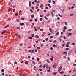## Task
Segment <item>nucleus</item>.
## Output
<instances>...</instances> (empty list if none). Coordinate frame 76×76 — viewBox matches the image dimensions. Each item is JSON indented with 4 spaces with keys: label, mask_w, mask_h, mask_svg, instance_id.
Returning <instances> with one entry per match:
<instances>
[{
    "label": "nucleus",
    "mask_w": 76,
    "mask_h": 76,
    "mask_svg": "<svg viewBox=\"0 0 76 76\" xmlns=\"http://www.w3.org/2000/svg\"><path fill=\"white\" fill-rule=\"evenodd\" d=\"M62 66H60L58 70V72H60V71H61V70H62Z\"/></svg>",
    "instance_id": "1"
},
{
    "label": "nucleus",
    "mask_w": 76,
    "mask_h": 76,
    "mask_svg": "<svg viewBox=\"0 0 76 76\" xmlns=\"http://www.w3.org/2000/svg\"><path fill=\"white\" fill-rule=\"evenodd\" d=\"M57 64L56 63H55L54 64V65H53V67H54V68H55V67H56L57 66Z\"/></svg>",
    "instance_id": "2"
},
{
    "label": "nucleus",
    "mask_w": 76,
    "mask_h": 76,
    "mask_svg": "<svg viewBox=\"0 0 76 76\" xmlns=\"http://www.w3.org/2000/svg\"><path fill=\"white\" fill-rule=\"evenodd\" d=\"M20 25H21V26L25 25V24L23 23H20Z\"/></svg>",
    "instance_id": "3"
},
{
    "label": "nucleus",
    "mask_w": 76,
    "mask_h": 76,
    "mask_svg": "<svg viewBox=\"0 0 76 76\" xmlns=\"http://www.w3.org/2000/svg\"><path fill=\"white\" fill-rule=\"evenodd\" d=\"M57 72H54L53 73V75H54V76H56V75H57Z\"/></svg>",
    "instance_id": "4"
},
{
    "label": "nucleus",
    "mask_w": 76,
    "mask_h": 76,
    "mask_svg": "<svg viewBox=\"0 0 76 76\" xmlns=\"http://www.w3.org/2000/svg\"><path fill=\"white\" fill-rule=\"evenodd\" d=\"M53 58H54V57L52 56L51 58H50V60L51 61H53Z\"/></svg>",
    "instance_id": "5"
},
{
    "label": "nucleus",
    "mask_w": 76,
    "mask_h": 76,
    "mask_svg": "<svg viewBox=\"0 0 76 76\" xmlns=\"http://www.w3.org/2000/svg\"><path fill=\"white\" fill-rule=\"evenodd\" d=\"M43 4H41L40 6V7L41 9H43Z\"/></svg>",
    "instance_id": "6"
},
{
    "label": "nucleus",
    "mask_w": 76,
    "mask_h": 76,
    "mask_svg": "<svg viewBox=\"0 0 76 76\" xmlns=\"http://www.w3.org/2000/svg\"><path fill=\"white\" fill-rule=\"evenodd\" d=\"M72 34L71 33H69L67 34V36H71Z\"/></svg>",
    "instance_id": "7"
},
{
    "label": "nucleus",
    "mask_w": 76,
    "mask_h": 76,
    "mask_svg": "<svg viewBox=\"0 0 76 76\" xmlns=\"http://www.w3.org/2000/svg\"><path fill=\"white\" fill-rule=\"evenodd\" d=\"M35 37L36 38H39V36H38V35H35Z\"/></svg>",
    "instance_id": "8"
},
{
    "label": "nucleus",
    "mask_w": 76,
    "mask_h": 76,
    "mask_svg": "<svg viewBox=\"0 0 76 76\" xmlns=\"http://www.w3.org/2000/svg\"><path fill=\"white\" fill-rule=\"evenodd\" d=\"M9 26V25H8L6 26H5L4 27V28H8Z\"/></svg>",
    "instance_id": "9"
},
{
    "label": "nucleus",
    "mask_w": 76,
    "mask_h": 76,
    "mask_svg": "<svg viewBox=\"0 0 76 76\" xmlns=\"http://www.w3.org/2000/svg\"><path fill=\"white\" fill-rule=\"evenodd\" d=\"M31 4V1H29V7H31V4Z\"/></svg>",
    "instance_id": "10"
},
{
    "label": "nucleus",
    "mask_w": 76,
    "mask_h": 76,
    "mask_svg": "<svg viewBox=\"0 0 76 76\" xmlns=\"http://www.w3.org/2000/svg\"><path fill=\"white\" fill-rule=\"evenodd\" d=\"M64 54H67V52L66 51H64V52L63 53Z\"/></svg>",
    "instance_id": "11"
},
{
    "label": "nucleus",
    "mask_w": 76,
    "mask_h": 76,
    "mask_svg": "<svg viewBox=\"0 0 76 76\" xmlns=\"http://www.w3.org/2000/svg\"><path fill=\"white\" fill-rule=\"evenodd\" d=\"M48 6L50 8H51V5H50V4H48Z\"/></svg>",
    "instance_id": "12"
},
{
    "label": "nucleus",
    "mask_w": 76,
    "mask_h": 76,
    "mask_svg": "<svg viewBox=\"0 0 76 76\" xmlns=\"http://www.w3.org/2000/svg\"><path fill=\"white\" fill-rule=\"evenodd\" d=\"M47 61L48 63H50V61H49L48 59L46 60V61Z\"/></svg>",
    "instance_id": "13"
},
{
    "label": "nucleus",
    "mask_w": 76,
    "mask_h": 76,
    "mask_svg": "<svg viewBox=\"0 0 76 76\" xmlns=\"http://www.w3.org/2000/svg\"><path fill=\"white\" fill-rule=\"evenodd\" d=\"M16 21L17 22H19L20 21V20L18 19H17L16 20Z\"/></svg>",
    "instance_id": "14"
},
{
    "label": "nucleus",
    "mask_w": 76,
    "mask_h": 76,
    "mask_svg": "<svg viewBox=\"0 0 76 76\" xmlns=\"http://www.w3.org/2000/svg\"><path fill=\"white\" fill-rule=\"evenodd\" d=\"M34 29L35 32H37V27H34Z\"/></svg>",
    "instance_id": "15"
},
{
    "label": "nucleus",
    "mask_w": 76,
    "mask_h": 76,
    "mask_svg": "<svg viewBox=\"0 0 76 76\" xmlns=\"http://www.w3.org/2000/svg\"><path fill=\"white\" fill-rule=\"evenodd\" d=\"M66 44L67 45H69V44H70V42H68L66 43Z\"/></svg>",
    "instance_id": "16"
},
{
    "label": "nucleus",
    "mask_w": 76,
    "mask_h": 76,
    "mask_svg": "<svg viewBox=\"0 0 76 76\" xmlns=\"http://www.w3.org/2000/svg\"><path fill=\"white\" fill-rule=\"evenodd\" d=\"M29 39H32V37H28Z\"/></svg>",
    "instance_id": "17"
},
{
    "label": "nucleus",
    "mask_w": 76,
    "mask_h": 76,
    "mask_svg": "<svg viewBox=\"0 0 76 76\" xmlns=\"http://www.w3.org/2000/svg\"><path fill=\"white\" fill-rule=\"evenodd\" d=\"M34 17V15H31V18H33Z\"/></svg>",
    "instance_id": "18"
},
{
    "label": "nucleus",
    "mask_w": 76,
    "mask_h": 76,
    "mask_svg": "<svg viewBox=\"0 0 76 76\" xmlns=\"http://www.w3.org/2000/svg\"><path fill=\"white\" fill-rule=\"evenodd\" d=\"M53 42L54 43V44H56V43H57V41L55 40L53 41Z\"/></svg>",
    "instance_id": "19"
},
{
    "label": "nucleus",
    "mask_w": 76,
    "mask_h": 76,
    "mask_svg": "<svg viewBox=\"0 0 76 76\" xmlns=\"http://www.w3.org/2000/svg\"><path fill=\"white\" fill-rule=\"evenodd\" d=\"M50 16V14H48L46 15V16Z\"/></svg>",
    "instance_id": "20"
},
{
    "label": "nucleus",
    "mask_w": 76,
    "mask_h": 76,
    "mask_svg": "<svg viewBox=\"0 0 76 76\" xmlns=\"http://www.w3.org/2000/svg\"><path fill=\"white\" fill-rule=\"evenodd\" d=\"M49 31H50V32H52V31L53 30H52V29H51V28H50Z\"/></svg>",
    "instance_id": "21"
},
{
    "label": "nucleus",
    "mask_w": 76,
    "mask_h": 76,
    "mask_svg": "<svg viewBox=\"0 0 76 76\" xmlns=\"http://www.w3.org/2000/svg\"><path fill=\"white\" fill-rule=\"evenodd\" d=\"M60 74H63L64 73V72L63 71H61L60 72Z\"/></svg>",
    "instance_id": "22"
},
{
    "label": "nucleus",
    "mask_w": 76,
    "mask_h": 76,
    "mask_svg": "<svg viewBox=\"0 0 76 76\" xmlns=\"http://www.w3.org/2000/svg\"><path fill=\"white\" fill-rule=\"evenodd\" d=\"M1 71L2 72H4V69H2L1 70Z\"/></svg>",
    "instance_id": "23"
},
{
    "label": "nucleus",
    "mask_w": 76,
    "mask_h": 76,
    "mask_svg": "<svg viewBox=\"0 0 76 76\" xmlns=\"http://www.w3.org/2000/svg\"><path fill=\"white\" fill-rule=\"evenodd\" d=\"M18 15H19V13H16L15 14V16H18Z\"/></svg>",
    "instance_id": "24"
},
{
    "label": "nucleus",
    "mask_w": 76,
    "mask_h": 76,
    "mask_svg": "<svg viewBox=\"0 0 76 76\" xmlns=\"http://www.w3.org/2000/svg\"><path fill=\"white\" fill-rule=\"evenodd\" d=\"M25 63V64H28V62L27 61H26Z\"/></svg>",
    "instance_id": "25"
},
{
    "label": "nucleus",
    "mask_w": 76,
    "mask_h": 76,
    "mask_svg": "<svg viewBox=\"0 0 76 76\" xmlns=\"http://www.w3.org/2000/svg\"><path fill=\"white\" fill-rule=\"evenodd\" d=\"M33 21V19H31L28 21V22H32Z\"/></svg>",
    "instance_id": "26"
},
{
    "label": "nucleus",
    "mask_w": 76,
    "mask_h": 76,
    "mask_svg": "<svg viewBox=\"0 0 76 76\" xmlns=\"http://www.w3.org/2000/svg\"><path fill=\"white\" fill-rule=\"evenodd\" d=\"M58 15L59 16H60V17L61 18H62V15H60V14H58Z\"/></svg>",
    "instance_id": "27"
},
{
    "label": "nucleus",
    "mask_w": 76,
    "mask_h": 76,
    "mask_svg": "<svg viewBox=\"0 0 76 76\" xmlns=\"http://www.w3.org/2000/svg\"><path fill=\"white\" fill-rule=\"evenodd\" d=\"M31 53H35V51H34V50H31Z\"/></svg>",
    "instance_id": "28"
},
{
    "label": "nucleus",
    "mask_w": 76,
    "mask_h": 76,
    "mask_svg": "<svg viewBox=\"0 0 76 76\" xmlns=\"http://www.w3.org/2000/svg\"><path fill=\"white\" fill-rule=\"evenodd\" d=\"M44 18L45 19H46V20H48V18H47V17L45 16L44 17Z\"/></svg>",
    "instance_id": "29"
},
{
    "label": "nucleus",
    "mask_w": 76,
    "mask_h": 76,
    "mask_svg": "<svg viewBox=\"0 0 76 76\" xmlns=\"http://www.w3.org/2000/svg\"><path fill=\"white\" fill-rule=\"evenodd\" d=\"M45 41H48V38H47L45 39Z\"/></svg>",
    "instance_id": "30"
},
{
    "label": "nucleus",
    "mask_w": 76,
    "mask_h": 76,
    "mask_svg": "<svg viewBox=\"0 0 76 76\" xmlns=\"http://www.w3.org/2000/svg\"><path fill=\"white\" fill-rule=\"evenodd\" d=\"M46 68H47V69H48V65L46 66Z\"/></svg>",
    "instance_id": "31"
},
{
    "label": "nucleus",
    "mask_w": 76,
    "mask_h": 76,
    "mask_svg": "<svg viewBox=\"0 0 76 76\" xmlns=\"http://www.w3.org/2000/svg\"><path fill=\"white\" fill-rule=\"evenodd\" d=\"M42 20H43V19H42V18H40V21H42Z\"/></svg>",
    "instance_id": "32"
},
{
    "label": "nucleus",
    "mask_w": 76,
    "mask_h": 76,
    "mask_svg": "<svg viewBox=\"0 0 76 76\" xmlns=\"http://www.w3.org/2000/svg\"><path fill=\"white\" fill-rule=\"evenodd\" d=\"M64 29H67V27H66V26H64Z\"/></svg>",
    "instance_id": "33"
},
{
    "label": "nucleus",
    "mask_w": 76,
    "mask_h": 76,
    "mask_svg": "<svg viewBox=\"0 0 76 76\" xmlns=\"http://www.w3.org/2000/svg\"><path fill=\"white\" fill-rule=\"evenodd\" d=\"M52 3L53 4H55V3H56V1H52Z\"/></svg>",
    "instance_id": "34"
},
{
    "label": "nucleus",
    "mask_w": 76,
    "mask_h": 76,
    "mask_svg": "<svg viewBox=\"0 0 76 76\" xmlns=\"http://www.w3.org/2000/svg\"><path fill=\"white\" fill-rule=\"evenodd\" d=\"M18 37L20 38V39H21V37H20V35H18Z\"/></svg>",
    "instance_id": "35"
},
{
    "label": "nucleus",
    "mask_w": 76,
    "mask_h": 76,
    "mask_svg": "<svg viewBox=\"0 0 76 76\" xmlns=\"http://www.w3.org/2000/svg\"><path fill=\"white\" fill-rule=\"evenodd\" d=\"M39 3V1H38L36 3V4H38V3Z\"/></svg>",
    "instance_id": "36"
},
{
    "label": "nucleus",
    "mask_w": 76,
    "mask_h": 76,
    "mask_svg": "<svg viewBox=\"0 0 76 76\" xmlns=\"http://www.w3.org/2000/svg\"><path fill=\"white\" fill-rule=\"evenodd\" d=\"M46 9L47 10L48 9V7H45Z\"/></svg>",
    "instance_id": "37"
},
{
    "label": "nucleus",
    "mask_w": 76,
    "mask_h": 76,
    "mask_svg": "<svg viewBox=\"0 0 76 76\" xmlns=\"http://www.w3.org/2000/svg\"><path fill=\"white\" fill-rule=\"evenodd\" d=\"M37 50H39V49H40V47H37Z\"/></svg>",
    "instance_id": "38"
},
{
    "label": "nucleus",
    "mask_w": 76,
    "mask_h": 76,
    "mask_svg": "<svg viewBox=\"0 0 76 76\" xmlns=\"http://www.w3.org/2000/svg\"><path fill=\"white\" fill-rule=\"evenodd\" d=\"M59 34V32H57V33L56 34V35H58Z\"/></svg>",
    "instance_id": "39"
},
{
    "label": "nucleus",
    "mask_w": 76,
    "mask_h": 76,
    "mask_svg": "<svg viewBox=\"0 0 76 76\" xmlns=\"http://www.w3.org/2000/svg\"><path fill=\"white\" fill-rule=\"evenodd\" d=\"M64 45H65V43H63L62 45V47H64Z\"/></svg>",
    "instance_id": "40"
},
{
    "label": "nucleus",
    "mask_w": 76,
    "mask_h": 76,
    "mask_svg": "<svg viewBox=\"0 0 76 76\" xmlns=\"http://www.w3.org/2000/svg\"><path fill=\"white\" fill-rule=\"evenodd\" d=\"M37 61H39V58H37Z\"/></svg>",
    "instance_id": "41"
},
{
    "label": "nucleus",
    "mask_w": 76,
    "mask_h": 76,
    "mask_svg": "<svg viewBox=\"0 0 76 76\" xmlns=\"http://www.w3.org/2000/svg\"><path fill=\"white\" fill-rule=\"evenodd\" d=\"M6 31H3L2 32L1 34H4V32H6Z\"/></svg>",
    "instance_id": "42"
},
{
    "label": "nucleus",
    "mask_w": 76,
    "mask_h": 76,
    "mask_svg": "<svg viewBox=\"0 0 76 76\" xmlns=\"http://www.w3.org/2000/svg\"><path fill=\"white\" fill-rule=\"evenodd\" d=\"M14 35H16V36H17V35H18V34L17 33H15Z\"/></svg>",
    "instance_id": "43"
},
{
    "label": "nucleus",
    "mask_w": 76,
    "mask_h": 76,
    "mask_svg": "<svg viewBox=\"0 0 76 76\" xmlns=\"http://www.w3.org/2000/svg\"><path fill=\"white\" fill-rule=\"evenodd\" d=\"M44 13H46V12H47V10H44Z\"/></svg>",
    "instance_id": "44"
},
{
    "label": "nucleus",
    "mask_w": 76,
    "mask_h": 76,
    "mask_svg": "<svg viewBox=\"0 0 76 76\" xmlns=\"http://www.w3.org/2000/svg\"><path fill=\"white\" fill-rule=\"evenodd\" d=\"M24 19H25L22 18H21V20H24Z\"/></svg>",
    "instance_id": "45"
},
{
    "label": "nucleus",
    "mask_w": 76,
    "mask_h": 76,
    "mask_svg": "<svg viewBox=\"0 0 76 76\" xmlns=\"http://www.w3.org/2000/svg\"><path fill=\"white\" fill-rule=\"evenodd\" d=\"M14 64H17L18 63H17V62L15 61L14 62Z\"/></svg>",
    "instance_id": "46"
},
{
    "label": "nucleus",
    "mask_w": 76,
    "mask_h": 76,
    "mask_svg": "<svg viewBox=\"0 0 76 76\" xmlns=\"http://www.w3.org/2000/svg\"><path fill=\"white\" fill-rule=\"evenodd\" d=\"M63 38H64V39H66V37H65V36H63Z\"/></svg>",
    "instance_id": "47"
},
{
    "label": "nucleus",
    "mask_w": 76,
    "mask_h": 76,
    "mask_svg": "<svg viewBox=\"0 0 76 76\" xmlns=\"http://www.w3.org/2000/svg\"><path fill=\"white\" fill-rule=\"evenodd\" d=\"M12 9V8H10L8 10V11L9 12H10V10H11Z\"/></svg>",
    "instance_id": "48"
},
{
    "label": "nucleus",
    "mask_w": 76,
    "mask_h": 76,
    "mask_svg": "<svg viewBox=\"0 0 76 76\" xmlns=\"http://www.w3.org/2000/svg\"><path fill=\"white\" fill-rule=\"evenodd\" d=\"M30 11L31 12V13H33V11H32V10L30 9Z\"/></svg>",
    "instance_id": "49"
},
{
    "label": "nucleus",
    "mask_w": 76,
    "mask_h": 76,
    "mask_svg": "<svg viewBox=\"0 0 76 76\" xmlns=\"http://www.w3.org/2000/svg\"><path fill=\"white\" fill-rule=\"evenodd\" d=\"M31 9L32 10H34V7H32Z\"/></svg>",
    "instance_id": "50"
},
{
    "label": "nucleus",
    "mask_w": 76,
    "mask_h": 76,
    "mask_svg": "<svg viewBox=\"0 0 76 76\" xmlns=\"http://www.w3.org/2000/svg\"><path fill=\"white\" fill-rule=\"evenodd\" d=\"M73 14L72 13L70 15V16H73Z\"/></svg>",
    "instance_id": "51"
},
{
    "label": "nucleus",
    "mask_w": 76,
    "mask_h": 76,
    "mask_svg": "<svg viewBox=\"0 0 76 76\" xmlns=\"http://www.w3.org/2000/svg\"><path fill=\"white\" fill-rule=\"evenodd\" d=\"M15 11H16V10L15 9H14L13 10V12H15Z\"/></svg>",
    "instance_id": "52"
},
{
    "label": "nucleus",
    "mask_w": 76,
    "mask_h": 76,
    "mask_svg": "<svg viewBox=\"0 0 76 76\" xmlns=\"http://www.w3.org/2000/svg\"><path fill=\"white\" fill-rule=\"evenodd\" d=\"M48 2H49V3H51V1L50 0H49L48 1Z\"/></svg>",
    "instance_id": "53"
},
{
    "label": "nucleus",
    "mask_w": 76,
    "mask_h": 76,
    "mask_svg": "<svg viewBox=\"0 0 76 76\" xmlns=\"http://www.w3.org/2000/svg\"><path fill=\"white\" fill-rule=\"evenodd\" d=\"M53 47H56V45L53 44Z\"/></svg>",
    "instance_id": "54"
},
{
    "label": "nucleus",
    "mask_w": 76,
    "mask_h": 76,
    "mask_svg": "<svg viewBox=\"0 0 76 76\" xmlns=\"http://www.w3.org/2000/svg\"><path fill=\"white\" fill-rule=\"evenodd\" d=\"M52 12H56V10H52Z\"/></svg>",
    "instance_id": "55"
},
{
    "label": "nucleus",
    "mask_w": 76,
    "mask_h": 76,
    "mask_svg": "<svg viewBox=\"0 0 76 76\" xmlns=\"http://www.w3.org/2000/svg\"><path fill=\"white\" fill-rule=\"evenodd\" d=\"M66 51H68V50H69V48H66Z\"/></svg>",
    "instance_id": "56"
},
{
    "label": "nucleus",
    "mask_w": 76,
    "mask_h": 76,
    "mask_svg": "<svg viewBox=\"0 0 76 76\" xmlns=\"http://www.w3.org/2000/svg\"><path fill=\"white\" fill-rule=\"evenodd\" d=\"M38 6H36L35 7L36 9H38Z\"/></svg>",
    "instance_id": "57"
},
{
    "label": "nucleus",
    "mask_w": 76,
    "mask_h": 76,
    "mask_svg": "<svg viewBox=\"0 0 76 76\" xmlns=\"http://www.w3.org/2000/svg\"><path fill=\"white\" fill-rule=\"evenodd\" d=\"M53 38V36H51L50 37V38Z\"/></svg>",
    "instance_id": "58"
},
{
    "label": "nucleus",
    "mask_w": 76,
    "mask_h": 76,
    "mask_svg": "<svg viewBox=\"0 0 76 76\" xmlns=\"http://www.w3.org/2000/svg\"><path fill=\"white\" fill-rule=\"evenodd\" d=\"M57 20H60V18L57 17Z\"/></svg>",
    "instance_id": "59"
},
{
    "label": "nucleus",
    "mask_w": 76,
    "mask_h": 76,
    "mask_svg": "<svg viewBox=\"0 0 76 76\" xmlns=\"http://www.w3.org/2000/svg\"><path fill=\"white\" fill-rule=\"evenodd\" d=\"M32 63H33L34 64H35V62L34 61H32Z\"/></svg>",
    "instance_id": "60"
},
{
    "label": "nucleus",
    "mask_w": 76,
    "mask_h": 76,
    "mask_svg": "<svg viewBox=\"0 0 76 76\" xmlns=\"http://www.w3.org/2000/svg\"><path fill=\"white\" fill-rule=\"evenodd\" d=\"M43 68L44 69H45V66L44 65L43 66Z\"/></svg>",
    "instance_id": "61"
},
{
    "label": "nucleus",
    "mask_w": 76,
    "mask_h": 76,
    "mask_svg": "<svg viewBox=\"0 0 76 76\" xmlns=\"http://www.w3.org/2000/svg\"><path fill=\"white\" fill-rule=\"evenodd\" d=\"M71 9H74V8H75V7L74 6H72L71 7Z\"/></svg>",
    "instance_id": "62"
},
{
    "label": "nucleus",
    "mask_w": 76,
    "mask_h": 76,
    "mask_svg": "<svg viewBox=\"0 0 76 76\" xmlns=\"http://www.w3.org/2000/svg\"><path fill=\"white\" fill-rule=\"evenodd\" d=\"M19 76H22V74H19Z\"/></svg>",
    "instance_id": "63"
},
{
    "label": "nucleus",
    "mask_w": 76,
    "mask_h": 76,
    "mask_svg": "<svg viewBox=\"0 0 76 76\" xmlns=\"http://www.w3.org/2000/svg\"><path fill=\"white\" fill-rule=\"evenodd\" d=\"M35 22H37V19H35Z\"/></svg>",
    "instance_id": "64"
}]
</instances>
